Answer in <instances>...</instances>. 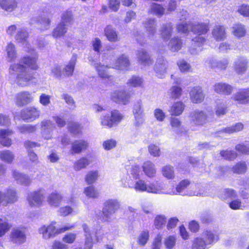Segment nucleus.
<instances>
[{
    "label": "nucleus",
    "mask_w": 249,
    "mask_h": 249,
    "mask_svg": "<svg viewBox=\"0 0 249 249\" xmlns=\"http://www.w3.org/2000/svg\"><path fill=\"white\" fill-rule=\"evenodd\" d=\"M33 99L32 93L27 91L18 92L15 96V102L18 107L25 106L32 102Z\"/></svg>",
    "instance_id": "7"
},
{
    "label": "nucleus",
    "mask_w": 249,
    "mask_h": 249,
    "mask_svg": "<svg viewBox=\"0 0 249 249\" xmlns=\"http://www.w3.org/2000/svg\"><path fill=\"white\" fill-rule=\"evenodd\" d=\"M40 111L36 108L28 107L21 111V117L24 120H34L40 116Z\"/></svg>",
    "instance_id": "10"
},
{
    "label": "nucleus",
    "mask_w": 249,
    "mask_h": 249,
    "mask_svg": "<svg viewBox=\"0 0 249 249\" xmlns=\"http://www.w3.org/2000/svg\"><path fill=\"white\" fill-rule=\"evenodd\" d=\"M189 118L192 126H200L206 123L207 115L203 111L196 110L190 114Z\"/></svg>",
    "instance_id": "4"
},
{
    "label": "nucleus",
    "mask_w": 249,
    "mask_h": 249,
    "mask_svg": "<svg viewBox=\"0 0 249 249\" xmlns=\"http://www.w3.org/2000/svg\"><path fill=\"white\" fill-rule=\"evenodd\" d=\"M203 235L206 239V241L205 242V243H206V245L211 244L213 241L217 240V236L214 235L211 231H206L203 233Z\"/></svg>",
    "instance_id": "60"
},
{
    "label": "nucleus",
    "mask_w": 249,
    "mask_h": 249,
    "mask_svg": "<svg viewBox=\"0 0 249 249\" xmlns=\"http://www.w3.org/2000/svg\"><path fill=\"white\" fill-rule=\"evenodd\" d=\"M4 207L8 204L15 203L18 200V196L16 190L13 188H8L5 192H3Z\"/></svg>",
    "instance_id": "11"
},
{
    "label": "nucleus",
    "mask_w": 249,
    "mask_h": 249,
    "mask_svg": "<svg viewBox=\"0 0 249 249\" xmlns=\"http://www.w3.org/2000/svg\"><path fill=\"white\" fill-rule=\"evenodd\" d=\"M25 232L19 229H14L10 233L11 241L14 244L20 245L26 241Z\"/></svg>",
    "instance_id": "13"
},
{
    "label": "nucleus",
    "mask_w": 249,
    "mask_h": 249,
    "mask_svg": "<svg viewBox=\"0 0 249 249\" xmlns=\"http://www.w3.org/2000/svg\"><path fill=\"white\" fill-rule=\"evenodd\" d=\"M231 33L236 37L240 38L245 36L247 30L245 25L236 23L231 28Z\"/></svg>",
    "instance_id": "26"
},
{
    "label": "nucleus",
    "mask_w": 249,
    "mask_h": 249,
    "mask_svg": "<svg viewBox=\"0 0 249 249\" xmlns=\"http://www.w3.org/2000/svg\"><path fill=\"white\" fill-rule=\"evenodd\" d=\"M16 72L17 84L21 87H25L30 84L31 81L35 79L34 72H32L25 66L21 64H14L9 69L10 78H14Z\"/></svg>",
    "instance_id": "1"
},
{
    "label": "nucleus",
    "mask_w": 249,
    "mask_h": 249,
    "mask_svg": "<svg viewBox=\"0 0 249 249\" xmlns=\"http://www.w3.org/2000/svg\"><path fill=\"white\" fill-rule=\"evenodd\" d=\"M143 80L141 78L137 76L132 77L127 82L129 87H137L141 86Z\"/></svg>",
    "instance_id": "57"
},
{
    "label": "nucleus",
    "mask_w": 249,
    "mask_h": 249,
    "mask_svg": "<svg viewBox=\"0 0 249 249\" xmlns=\"http://www.w3.org/2000/svg\"><path fill=\"white\" fill-rule=\"evenodd\" d=\"M105 33L108 41L113 42L118 41V33L111 26H107L106 28Z\"/></svg>",
    "instance_id": "35"
},
{
    "label": "nucleus",
    "mask_w": 249,
    "mask_h": 249,
    "mask_svg": "<svg viewBox=\"0 0 249 249\" xmlns=\"http://www.w3.org/2000/svg\"><path fill=\"white\" fill-rule=\"evenodd\" d=\"M192 22H182L177 26V29L178 33L186 34L189 29L192 30Z\"/></svg>",
    "instance_id": "48"
},
{
    "label": "nucleus",
    "mask_w": 249,
    "mask_h": 249,
    "mask_svg": "<svg viewBox=\"0 0 249 249\" xmlns=\"http://www.w3.org/2000/svg\"><path fill=\"white\" fill-rule=\"evenodd\" d=\"M129 65L130 62L128 57L124 55H122L118 58L113 67L117 70H124Z\"/></svg>",
    "instance_id": "30"
},
{
    "label": "nucleus",
    "mask_w": 249,
    "mask_h": 249,
    "mask_svg": "<svg viewBox=\"0 0 249 249\" xmlns=\"http://www.w3.org/2000/svg\"><path fill=\"white\" fill-rule=\"evenodd\" d=\"M227 107L224 102L218 101L215 107V113L217 116H221L226 114Z\"/></svg>",
    "instance_id": "54"
},
{
    "label": "nucleus",
    "mask_w": 249,
    "mask_h": 249,
    "mask_svg": "<svg viewBox=\"0 0 249 249\" xmlns=\"http://www.w3.org/2000/svg\"><path fill=\"white\" fill-rule=\"evenodd\" d=\"M28 37V33L24 29H21L18 31L15 36V39L19 42L25 43Z\"/></svg>",
    "instance_id": "50"
},
{
    "label": "nucleus",
    "mask_w": 249,
    "mask_h": 249,
    "mask_svg": "<svg viewBox=\"0 0 249 249\" xmlns=\"http://www.w3.org/2000/svg\"><path fill=\"white\" fill-rule=\"evenodd\" d=\"M10 228L6 217L0 218V237L3 236L9 230Z\"/></svg>",
    "instance_id": "47"
},
{
    "label": "nucleus",
    "mask_w": 249,
    "mask_h": 249,
    "mask_svg": "<svg viewBox=\"0 0 249 249\" xmlns=\"http://www.w3.org/2000/svg\"><path fill=\"white\" fill-rule=\"evenodd\" d=\"M243 128L244 125L241 123H238L234 125L224 128L223 129L219 131L218 133L219 134L225 133L231 134L240 131L242 130Z\"/></svg>",
    "instance_id": "31"
},
{
    "label": "nucleus",
    "mask_w": 249,
    "mask_h": 249,
    "mask_svg": "<svg viewBox=\"0 0 249 249\" xmlns=\"http://www.w3.org/2000/svg\"><path fill=\"white\" fill-rule=\"evenodd\" d=\"M142 169L145 175L148 177H153L156 172L154 164L149 161H146L143 163Z\"/></svg>",
    "instance_id": "37"
},
{
    "label": "nucleus",
    "mask_w": 249,
    "mask_h": 249,
    "mask_svg": "<svg viewBox=\"0 0 249 249\" xmlns=\"http://www.w3.org/2000/svg\"><path fill=\"white\" fill-rule=\"evenodd\" d=\"M191 101L196 104L201 103L204 98V95L200 87L193 88L190 93Z\"/></svg>",
    "instance_id": "22"
},
{
    "label": "nucleus",
    "mask_w": 249,
    "mask_h": 249,
    "mask_svg": "<svg viewBox=\"0 0 249 249\" xmlns=\"http://www.w3.org/2000/svg\"><path fill=\"white\" fill-rule=\"evenodd\" d=\"M184 108V105L181 102L175 103L171 107L169 112L172 115L178 116L183 112Z\"/></svg>",
    "instance_id": "40"
},
{
    "label": "nucleus",
    "mask_w": 249,
    "mask_h": 249,
    "mask_svg": "<svg viewBox=\"0 0 249 249\" xmlns=\"http://www.w3.org/2000/svg\"><path fill=\"white\" fill-rule=\"evenodd\" d=\"M248 61L244 57L237 58L234 61L233 69L238 74L244 73L248 69Z\"/></svg>",
    "instance_id": "16"
},
{
    "label": "nucleus",
    "mask_w": 249,
    "mask_h": 249,
    "mask_svg": "<svg viewBox=\"0 0 249 249\" xmlns=\"http://www.w3.org/2000/svg\"><path fill=\"white\" fill-rule=\"evenodd\" d=\"M15 158V155L10 150H5L0 151V159L6 163H11Z\"/></svg>",
    "instance_id": "42"
},
{
    "label": "nucleus",
    "mask_w": 249,
    "mask_h": 249,
    "mask_svg": "<svg viewBox=\"0 0 249 249\" xmlns=\"http://www.w3.org/2000/svg\"><path fill=\"white\" fill-rule=\"evenodd\" d=\"M89 146L88 142L84 140L75 141L72 143L71 154H78L86 150Z\"/></svg>",
    "instance_id": "25"
},
{
    "label": "nucleus",
    "mask_w": 249,
    "mask_h": 249,
    "mask_svg": "<svg viewBox=\"0 0 249 249\" xmlns=\"http://www.w3.org/2000/svg\"><path fill=\"white\" fill-rule=\"evenodd\" d=\"M147 37L152 39L156 33V21L154 19H146L143 22Z\"/></svg>",
    "instance_id": "14"
},
{
    "label": "nucleus",
    "mask_w": 249,
    "mask_h": 249,
    "mask_svg": "<svg viewBox=\"0 0 249 249\" xmlns=\"http://www.w3.org/2000/svg\"><path fill=\"white\" fill-rule=\"evenodd\" d=\"M98 176V171H90L86 176L85 180L89 184H92L97 180Z\"/></svg>",
    "instance_id": "55"
},
{
    "label": "nucleus",
    "mask_w": 249,
    "mask_h": 249,
    "mask_svg": "<svg viewBox=\"0 0 249 249\" xmlns=\"http://www.w3.org/2000/svg\"><path fill=\"white\" fill-rule=\"evenodd\" d=\"M51 20L47 17H41L38 21L40 28L42 30H46L50 28Z\"/></svg>",
    "instance_id": "58"
},
{
    "label": "nucleus",
    "mask_w": 249,
    "mask_h": 249,
    "mask_svg": "<svg viewBox=\"0 0 249 249\" xmlns=\"http://www.w3.org/2000/svg\"><path fill=\"white\" fill-rule=\"evenodd\" d=\"M0 5L3 9L11 12L17 7V3L15 0H0Z\"/></svg>",
    "instance_id": "43"
},
{
    "label": "nucleus",
    "mask_w": 249,
    "mask_h": 249,
    "mask_svg": "<svg viewBox=\"0 0 249 249\" xmlns=\"http://www.w3.org/2000/svg\"><path fill=\"white\" fill-rule=\"evenodd\" d=\"M135 189L139 191H147L149 193H158L160 191V186H155L154 184L147 186L144 181L142 180L137 181L135 185Z\"/></svg>",
    "instance_id": "12"
},
{
    "label": "nucleus",
    "mask_w": 249,
    "mask_h": 249,
    "mask_svg": "<svg viewBox=\"0 0 249 249\" xmlns=\"http://www.w3.org/2000/svg\"><path fill=\"white\" fill-rule=\"evenodd\" d=\"M12 134V131L7 129H0V143L4 146H10L12 141L8 136Z\"/></svg>",
    "instance_id": "27"
},
{
    "label": "nucleus",
    "mask_w": 249,
    "mask_h": 249,
    "mask_svg": "<svg viewBox=\"0 0 249 249\" xmlns=\"http://www.w3.org/2000/svg\"><path fill=\"white\" fill-rule=\"evenodd\" d=\"M182 89L177 86H174L171 88L169 91L170 97L173 99L179 98L182 94Z\"/></svg>",
    "instance_id": "49"
},
{
    "label": "nucleus",
    "mask_w": 249,
    "mask_h": 249,
    "mask_svg": "<svg viewBox=\"0 0 249 249\" xmlns=\"http://www.w3.org/2000/svg\"><path fill=\"white\" fill-rule=\"evenodd\" d=\"M123 115L118 110H114L111 112L110 118L108 116L103 117L101 124L110 128L114 124L119 123L123 119Z\"/></svg>",
    "instance_id": "6"
},
{
    "label": "nucleus",
    "mask_w": 249,
    "mask_h": 249,
    "mask_svg": "<svg viewBox=\"0 0 249 249\" xmlns=\"http://www.w3.org/2000/svg\"><path fill=\"white\" fill-rule=\"evenodd\" d=\"M6 52L7 55L8 61L12 62L17 58V53L15 45L12 43H8L6 47Z\"/></svg>",
    "instance_id": "38"
},
{
    "label": "nucleus",
    "mask_w": 249,
    "mask_h": 249,
    "mask_svg": "<svg viewBox=\"0 0 249 249\" xmlns=\"http://www.w3.org/2000/svg\"><path fill=\"white\" fill-rule=\"evenodd\" d=\"M67 31L66 25L63 22H61L53 30L52 36L54 38H58L64 36Z\"/></svg>",
    "instance_id": "36"
},
{
    "label": "nucleus",
    "mask_w": 249,
    "mask_h": 249,
    "mask_svg": "<svg viewBox=\"0 0 249 249\" xmlns=\"http://www.w3.org/2000/svg\"><path fill=\"white\" fill-rule=\"evenodd\" d=\"M13 176L17 181L23 185H28L31 182V179L26 175L17 171H12Z\"/></svg>",
    "instance_id": "34"
},
{
    "label": "nucleus",
    "mask_w": 249,
    "mask_h": 249,
    "mask_svg": "<svg viewBox=\"0 0 249 249\" xmlns=\"http://www.w3.org/2000/svg\"><path fill=\"white\" fill-rule=\"evenodd\" d=\"M235 149L244 154L249 155V144H239L236 145Z\"/></svg>",
    "instance_id": "64"
},
{
    "label": "nucleus",
    "mask_w": 249,
    "mask_h": 249,
    "mask_svg": "<svg viewBox=\"0 0 249 249\" xmlns=\"http://www.w3.org/2000/svg\"><path fill=\"white\" fill-rule=\"evenodd\" d=\"M238 12L245 17H249V5L243 4L237 10Z\"/></svg>",
    "instance_id": "63"
},
{
    "label": "nucleus",
    "mask_w": 249,
    "mask_h": 249,
    "mask_svg": "<svg viewBox=\"0 0 249 249\" xmlns=\"http://www.w3.org/2000/svg\"><path fill=\"white\" fill-rule=\"evenodd\" d=\"M162 174L166 178L171 179L174 178V171L173 167L170 166H165L162 168Z\"/></svg>",
    "instance_id": "59"
},
{
    "label": "nucleus",
    "mask_w": 249,
    "mask_h": 249,
    "mask_svg": "<svg viewBox=\"0 0 249 249\" xmlns=\"http://www.w3.org/2000/svg\"><path fill=\"white\" fill-rule=\"evenodd\" d=\"M133 113L135 118L134 124L136 126H139L143 121V109L141 101H138L134 106Z\"/></svg>",
    "instance_id": "9"
},
{
    "label": "nucleus",
    "mask_w": 249,
    "mask_h": 249,
    "mask_svg": "<svg viewBox=\"0 0 249 249\" xmlns=\"http://www.w3.org/2000/svg\"><path fill=\"white\" fill-rule=\"evenodd\" d=\"M45 199V194L41 190L32 192L28 194L27 201L31 207H39L42 205Z\"/></svg>",
    "instance_id": "3"
},
{
    "label": "nucleus",
    "mask_w": 249,
    "mask_h": 249,
    "mask_svg": "<svg viewBox=\"0 0 249 249\" xmlns=\"http://www.w3.org/2000/svg\"><path fill=\"white\" fill-rule=\"evenodd\" d=\"M182 44V41L180 38L174 37L170 40L168 46L172 52H177L181 49Z\"/></svg>",
    "instance_id": "41"
},
{
    "label": "nucleus",
    "mask_w": 249,
    "mask_h": 249,
    "mask_svg": "<svg viewBox=\"0 0 249 249\" xmlns=\"http://www.w3.org/2000/svg\"><path fill=\"white\" fill-rule=\"evenodd\" d=\"M247 170V165L244 161H240L237 163L231 168V171L236 174H244Z\"/></svg>",
    "instance_id": "44"
},
{
    "label": "nucleus",
    "mask_w": 249,
    "mask_h": 249,
    "mask_svg": "<svg viewBox=\"0 0 249 249\" xmlns=\"http://www.w3.org/2000/svg\"><path fill=\"white\" fill-rule=\"evenodd\" d=\"M119 203L115 200H108L105 203L103 213L107 222L110 221L111 215L119 208Z\"/></svg>",
    "instance_id": "5"
},
{
    "label": "nucleus",
    "mask_w": 249,
    "mask_h": 249,
    "mask_svg": "<svg viewBox=\"0 0 249 249\" xmlns=\"http://www.w3.org/2000/svg\"><path fill=\"white\" fill-rule=\"evenodd\" d=\"M209 29V24L204 22L192 23V32L198 35L207 33Z\"/></svg>",
    "instance_id": "21"
},
{
    "label": "nucleus",
    "mask_w": 249,
    "mask_h": 249,
    "mask_svg": "<svg viewBox=\"0 0 249 249\" xmlns=\"http://www.w3.org/2000/svg\"><path fill=\"white\" fill-rule=\"evenodd\" d=\"M55 222L48 225H43L38 228V231L42 238L48 240L55 237L57 234V228L55 226Z\"/></svg>",
    "instance_id": "2"
},
{
    "label": "nucleus",
    "mask_w": 249,
    "mask_h": 249,
    "mask_svg": "<svg viewBox=\"0 0 249 249\" xmlns=\"http://www.w3.org/2000/svg\"><path fill=\"white\" fill-rule=\"evenodd\" d=\"M220 154L224 159L230 160H234L237 156V154L235 151L229 150H221Z\"/></svg>",
    "instance_id": "52"
},
{
    "label": "nucleus",
    "mask_w": 249,
    "mask_h": 249,
    "mask_svg": "<svg viewBox=\"0 0 249 249\" xmlns=\"http://www.w3.org/2000/svg\"><path fill=\"white\" fill-rule=\"evenodd\" d=\"M213 90L217 93L230 95L232 92L233 87L225 83H217L213 86Z\"/></svg>",
    "instance_id": "17"
},
{
    "label": "nucleus",
    "mask_w": 249,
    "mask_h": 249,
    "mask_svg": "<svg viewBox=\"0 0 249 249\" xmlns=\"http://www.w3.org/2000/svg\"><path fill=\"white\" fill-rule=\"evenodd\" d=\"M164 12L165 9L160 4L153 3L151 6L150 12L158 17H161Z\"/></svg>",
    "instance_id": "45"
},
{
    "label": "nucleus",
    "mask_w": 249,
    "mask_h": 249,
    "mask_svg": "<svg viewBox=\"0 0 249 249\" xmlns=\"http://www.w3.org/2000/svg\"><path fill=\"white\" fill-rule=\"evenodd\" d=\"M89 164V161L88 159L86 158H82L74 162L73 168L75 171H80L86 168Z\"/></svg>",
    "instance_id": "46"
},
{
    "label": "nucleus",
    "mask_w": 249,
    "mask_h": 249,
    "mask_svg": "<svg viewBox=\"0 0 249 249\" xmlns=\"http://www.w3.org/2000/svg\"><path fill=\"white\" fill-rule=\"evenodd\" d=\"M205 41V38L202 36H197L191 40V45L189 52L192 54H196L201 51V46Z\"/></svg>",
    "instance_id": "15"
},
{
    "label": "nucleus",
    "mask_w": 249,
    "mask_h": 249,
    "mask_svg": "<svg viewBox=\"0 0 249 249\" xmlns=\"http://www.w3.org/2000/svg\"><path fill=\"white\" fill-rule=\"evenodd\" d=\"M176 239L173 236H169L165 239L164 244L167 249H172L175 246Z\"/></svg>",
    "instance_id": "62"
},
{
    "label": "nucleus",
    "mask_w": 249,
    "mask_h": 249,
    "mask_svg": "<svg viewBox=\"0 0 249 249\" xmlns=\"http://www.w3.org/2000/svg\"><path fill=\"white\" fill-rule=\"evenodd\" d=\"M173 25L171 22L163 24L160 29V35L164 40H168L173 33Z\"/></svg>",
    "instance_id": "29"
},
{
    "label": "nucleus",
    "mask_w": 249,
    "mask_h": 249,
    "mask_svg": "<svg viewBox=\"0 0 249 249\" xmlns=\"http://www.w3.org/2000/svg\"><path fill=\"white\" fill-rule=\"evenodd\" d=\"M206 243L202 238H196L193 241L192 244L193 249H205Z\"/></svg>",
    "instance_id": "56"
},
{
    "label": "nucleus",
    "mask_w": 249,
    "mask_h": 249,
    "mask_svg": "<svg viewBox=\"0 0 249 249\" xmlns=\"http://www.w3.org/2000/svg\"><path fill=\"white\" fill-rule=\"evenodd\" d=\"M95 68L97 71H98L99 75L101 78H108L110 80H113V77L111 75H109L107 71V69L108 68L107 66L101 65L100 63H99L95 65Z\"/></svg>",
    "instance_id": "39"
},
{
    "label": "nucleus",
    "mask_w": 249,
    "mask_h": 249,
    "mask_svg": "<svg viewBox=\"0 0 249 249\" xmlns=\"http://www.w3.org/2000/svg\"><path fill=\"white\" fill-rule=\"evenodd\" d=\"M84 193L89 198H97L99 196V192L93 186H89L85 188Z\"/></svg>",
    "instance_id": "51"
},
{
    "label": "nucleus",
    "mask_w": 249,
    "mask_h": 249,
    "mask_svg": "<svg viewBox=\"0 0 249 249\" xmlns=\"http://www.w3.org/2000/svg\"><path fill=\"white\" fill-rule=\"evenodd\" d=\"M37 57H31L29 56H25L22 58L18 64H21L26 67H27L31 70H36L38 69L37 64Z\"/></svg>",
    "instance_id": "18"
},
{
    "label": "nucleus",
    "mask_w": 249,
    "mask_h": 249,
    "mask_svg": "<svg viewBox=\"0 0 249 249\" xmlns=\"http://www.w3.org/2000/svg\"><path fill=\"white\" fill-rule=\"evenodd\" d=\"M19 131L21 133H32L36 131V125L29 124H23L18 127Z\"/></svg>",
    "instance_id": "53"
},
{
    "label": "nucleus",
    "mask_w": 249,
    "mask_h": 249,
    "mask_svg": "<svg viewBox=\"0 0 249 249\" xmlns=\"http://www.w3.org/2000/svg\"><path fill=\"white\" fill-rule=\"evenodd\" d=\"M138 59L140 64L143 66H149L152 64L153 60L147 52L140 50L138 53Z\"/></svg>",
    "instance_id": "23"
},
{
    "label": "nucleus",
    "mask_w": 249,
    "mask_h": 249,
    "mask_svg": "<svg viewBox=\"0 0 249 249\" xmlns=\"http://www.w3.org/2000/svg\"><path fill=\"white\" fill-rule=\"evenodd\" d=\"M77 57L73 55L68 65L63 69V72L66 76H70L73 74L75 65L76 62Z\"/></svg>",
    "instance_id": "33"
},
{
    "label": "nucleus",
    "mask_w": 249,
    "mask_h": 249,
    "mask_svg": "<svg viewBox=\"0 0 249 249\" xmlns=\"http://www.w3.org/2000/svg\"><path fill=\"white\" fill-rule=\"evenodd\" d=\"M63 199L61 194L57 192H53L47 197V202L48 204L54 207H58Z\"/></svg>",
    "instance_id": "28"
},
{
    "label": "nucleus",
    "mask_w": 249,
    "mask_h": 249,
    "mask_svg": "<svg viewBox=\"0 0 249 249\" xmlns=\"http://www.w3.org/2000/svg\"><path fill=\"white\" fill-rule=\"evenodd\" d=\"M53 127H54V126L52 122L50 120H45L41 122V128L43 130L42 131V135L45 139L51 138L50 132L48 133L49 131L48 129H52Z\"/></svg>",
    "instance_id": "32"
},
{
    "label": "nucleus",
    "mask_w": 249,
    "mask_h": 249,
    "mask_svg": "<svg viewBox=\"0 0 249 249\" xmlns=\"http://www.w3.org/2000/svg\"><path fill=\"white\" fill-rule=\"evenodd\" d=\"M130 98L129 93L123 90H116L111 94V99L114 102L123 105L126 104Z\"/></svg>",
    "instance_id": "8"
},
{
    "label": "nucleus",
    "mask_w": 249,
    "mask_h": 249,
    "mask_svg": "<svg viewBox=\"0 0 249 249\" xmlns=\"http://www.w3.org/2000/svg\"><path fill=\"white\" fill-rule=\"evenodd\" d=\"M233 99L242 104L249 102V89H241L235 93L233 96Z\"/></svg>",
    "instance_id": "20"
},
{
    "label": "nucleus",
    "mask_w": 249,
    "mask_h": 249,
    "mask_svg": "<svg viewBox=\"0 0 249 249\" xmlns=\"http://www.w3.org/2000/svg\"><path fill=\"white\" fill-rule=\"evenodd\" d=\"M167 68V61L162 58H158L156 64L155 71L160 78H162L164 74L166 73Z\"/></svg>",
    "instance_id": "24"
},
{
    "label": "nucleus",
    "mask_w": 249,
    "mask_h": 249,
    "mask_svg": "<svg viewBox=\"0 0 249 249\" xmlns=\"http://www.w3.org/2000/svg\"><path fill=\"white\" fill-rule=\"evenodd\" d=\"M212 34L213 38L218 41L223 40L226 37V29L222 25H215L212 29Z\"/></svg>",
    "instance_id": "19"
},
{
    "label": "nucleus",
    "mask_w": 249,
    "mask_h": 249,
    "mask_svg": "<svg viewBox=\"0 0 249 249\" xmlns=\"http://www.w3.org/2000/svg\"><path fill=\"white\" fill-rule=\"evenodd\" d=\"M81 128L77 123L70 124L69 126V131L74 135H76L81 133Z\"/></svg>",
    "instance_id": "61"
}]
</instances>
